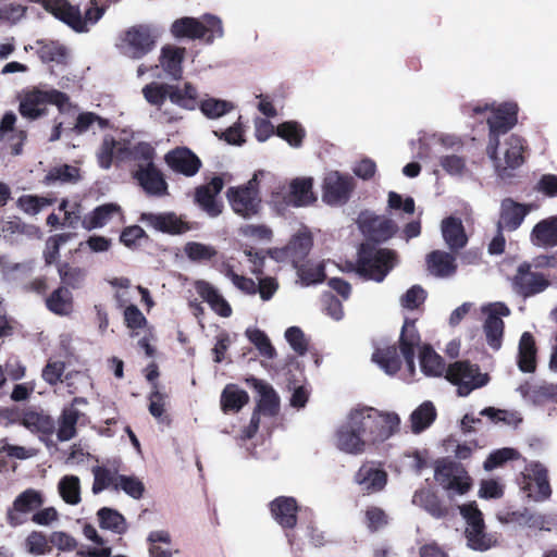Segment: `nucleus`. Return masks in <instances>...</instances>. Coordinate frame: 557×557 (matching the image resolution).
<instances>
[{
	"label": "nucleus",
	"instance_id": "obj_1",
	"mask_svg": "<svg viewBox=\"0 0 557 557\" xmlns=\"http://www.w3.org/2000/svg\"><path fill=\"white\" fill-rule=\"evenodd\" d=\"M397 253L388 248H379L376 245L366 242L360 244L357 251V260L349 263V269L355 271L366 281L381 283L394 269Z\"/></svg>",
	"mask_w": 557,
	"mask_h": 557
},
{
	"label": "nucleus",
	"instance_id": "obj_2",
	"mask_svg": "<svg viewBox=\"0 0 557 557\" xmlns=\"http://www.w3.org/2000/svg\"><path fill=\"white\" fill-rule=\"evenodd\" d=\"M350 414L367 444L383 443L399 430L400 419L395 412H382L372 407H364L352 410Z\"/></svg>",
	"mask_w": 557,
	"mask_h": 557
},
{
	"label": "nucleus",
	"instance_id": "obj_3",
	"mask_svg": "<svg viewBox=\"0 0 557 557\" xmlns=\"http://www.w3.org/2000/svg\"><path fill=\"white\" fill-rule=\"evenodd\" d=\"M528 150L527 140L517 134H511L503 144L499 143L494 152L491 144L486 146V153L493 161L495 173L503 181L516 176V171L525 162Z\"/></svg>",
	"mask_w": 557,
	"mask_h": 557
},
{
	"label": "nucleus",
	"instance_id": "obj_4",
	"mask_svg": "<svg viewBox=\"0 0 557 557\" xmlns=\"http://www.w3.org/2000/svg\"><path fill=\"white\" fill-rule=\"evenodd\" d=\"M170 32L175 38L200 39L208 45L221 38L224 33L221 18L213 14H205L201 18L180 17L172 23Z\"/></svg>",
	"mask_w": 557,
	"mask_h": 557
},
{
	"label": "nucleus",
	"instance_id": "obj_5",
	"mask_svg": "<svg viewBox=\"0 0 557 557\" xmlns=\"http://www.w3.org/2000/svg\"><path fill=\"white\" fill-rule=\"evenodd\" d=\"M69 101V96L58 89L42 90L34 87L26 90L20 101V114L30 121L37 120L47 114L48 104H54L62 109Z\"/></svg>",
	"mask_w": 557,
	"mask_h": 557
},
{
	"label": "nucleus",
	"instance_id": "obj_6",
	"mask_svg": "<svg viewBox=\"0 0 557 557\" xmlns=\"http://www.w3.org/2000/svg\"><path fill=\"white\" fill-rule=\"evenodd\" d=\"M226 198L237 215L244 219L258 215L262 208L258 174H253L244 185L230 187L226 191Z\"/></svg>",
	"mask_w": 557,
	"mask_h": 557
},
{
	"label": "nucleus",
	"instance_id": "obj_7",
	"mask_svg": "<svg viewBox=\"0 0 557 557\" xmlns=\"http://www.w3.org/2000/svg\"><path fill=\"white\" fill-rule=\"evenodd\" d=\"M445 379L457 386V394L468 396L473 389L485 386L490 381L487 373H481L480 367L468 360H459L448 366Z\"/></svg>",
	"mask_w": 557,
	"mask_h": 557
},
{
	"label": "nucleus",
	"instance_id": "obj_8",
	"mask_svg": "<svg viewBox=\"0 0 557 557\" xmlns=\"http://www.w3.org/2000/svg\"><path fill=\"white\" fill-rule=\"evenodd\" d=\"M157 37L153 27L148 24L132 26L122 38V51L131 59H141L153 50Z\"/></svg>",
	"mask_w": 557,
	"mask_h": 557
},
{
	"label": "nucleus",
	"instance_id": "obj_9",
	"mask_svg": "<svg viewBox=\"0 0 557 557\" xmlns=\"http://www.w3.org/2000/svg\"><path fill=\"white\" fill-rule=\"evenodd\" d=\"M518 104L516 102H503L491 110L487 117L488 140L491 150L494 152L495 147L499 145V136L507 134L518 123Z\"/></svg>",
	"mask_w": 557,
	"mask_h": 557
},
{
	"label": "nucleus",
	"instance_id": "obj_10",
	"mask_svg": "<svg viewBox=\"0 0 557 557\" xmlns=\"http://www.w3.org/2000/svg\"><path fill=\"white\" fill-rule=\"evenodd\" d=\"M356 188V182L349 174L330 171L322 182V200L329 206L347 203Z\"/></svg>",
	"mask_w": 557,
	"mask_h": 557
},
{
	"label": "nucleus",
	"instance_id": "obj_11",
	"mask_svg": "<svg viewBox=\"0 0 557 557\" xmlns=\"http://www.w3.org/2000/svg\"><path fill=\"white\" fill-rule=\"evenodd\" d=\"M45 503V497L40 491L35 488H27L20 493L11 507L8 508L5 520L7 523L16 528L28 521V516L41 508Z\"/></svg>",
	"mask_w": 557,
	"mask_h": 557
},
{
	"label": "nucleus",
	"instance_id": "obj_12",
	"mask_svg": "<svg viewBox=\"0 0 557 557\" xmlns=\"http://www.w3.org/2000/svg\"><path fill=\"white\" fill-rule=\"evenodd\" d=\"M522 488L535 502H544L552 496L548 470L542 462L531 461L527 465Z\"/></svg>",
	"mask_w": 557,
	"mask_h": 557
},
{
	"label": "nucleus",
	"instance_id": "obj_13",
	"mask_svg": "<svg viewBox=\"0 0 557 557\" xmlns=\"http://www.w3.org/2000/svg\"><path fill=\"white\" fill-rule=\"evenodd\" d=\"M358 223L369 243L372 242L374 245L391 239L398 230L393 220L372 213H361Z\"/></svg>",
	"mask_w": 557,
	"mask_h": 557
},
{
	"label": "nucleus",
	"instance_id": "obj_14",
	"mask_svg": "<svg viewBox=\"0 0 557 557\" xmlns=\"http://www.w3.org/2000/svg\"><path fill=\"white\" fill-rule=\"evenodd\" d=\"M223 187V178L214 176L209 183L195 188L194 202L210 218H216L223 211V202L218 198Z\"/></svg>",
	"mask_w": 557,
	"mask_h": 557
},
{
	"label": "nucleus",
	"instance_id": "obj_15",
	"mask_svg": "<svg viewBox=\"0 0 557 557\" xmlns=\"http://www.w3.org/2000/svg\"><path fill=\"white\" fill-rule=\"evenodd\" d=\"M387 481V472L381 463L375 461L363 462L354 475V482L360 486L364 495L382 492Z\"/></svg>",
	"mask_w": 557,
	"mask_h": 557
},
{
	"label": "nucleus",
	"instance_id": "obj_16",
	"mask_svg": "<svg viewBox=\"0 0 557 557\" xmlns=\"http://www.w3.org/2000/svg\"><path fill=\"white\" fill-rule=\"evenodd\" d=\"M549 286V281L542 273L531 271L529 262L521 263L512 277V287L523 298L544 292Z\"/></svg>",
	"mask_w": 557,
	"mask_h": 557
},
{
	"label": "nucleus",
	"instance_id": "obj_17",
	"mask_svg": "<svg viewBox=\"0 0 557 557\" xmlns=\"http://www.w3.org/2000/svg\"><path fill=\"white\" fill-rule=\"evenodd\" d=\"M132 177L148 196L169 195V184L162 171L156 164H146L132 171Z\"/></svg>",
	"mask_w": 557,
	"mask_h": 557
},
{
	"label": "nucleus",
	"instance_id": "obj_18",
	"mask_svg": "<svg viewBox=\"0 0 557 557\" xmlns=\"http://www.w3.org/2000/svg\"><path fill=\"white\" fill-rule=\"evenodd\" d=\"M164 162L173 172L186 177L196 175L202 166L199 157L187 147H176L168 151Z\"/></svg>",
	"mask_w": 557,
	"mask_h": 557
},
{
	"label": "nucleus",
	"instance_id": "obj_19",
	"mask_svg": "<svg viewBox=\"0 0 557 557\" xmlns=\"http://www.w3.org/2000/svg\"><path fill=\"white\" fill-rule=\"evenodd\" d=\"M335 445L336 447L350 455H360L366 450V440L360 433L358 425L354 424L351 414H349L348 421L342 424L335 433Z\"/></svg>",
	"mask_w": 557,
	"mask_h": 557
},
{
	"label": "nucleus",
	"instance_id": "obj_20",
	"mask_svg": "<svg viewBox=\"0 0 557 557\" xmlns=\"http://www.w3.org/2000/svg\"><path fill=\"white\" fill-rule=\"evenodd\" d=\"M509 313L506 305L496 304L485 319L484 334L488 346L494 350H498L503 344L505 323L500 317H507Z\"/></svg>",
	"mask_w": 557,
	"mask_h": 557
},
{
	"label": "nucleus",
	"instance_id": "obj_21",
	"mask_svg": "<svg viewBox=\"0 0 557 557\" xmlns=\"http://www.w3.org/2000/svg\"><path fill=\"white\" fill-rule=\"evenodd\" d=\"M270 511L274 520L285 530L296 527L298 504L294 497L278 496L270 503Z\"/></svg>",
	"mask_w": 557,
	"mask_h": 557
},
{
	"label": "nucleus",
	"instance_id": "obj_22",
	"mask_svg": "<svg viewBox=\"0 0 557 557\" xmlns=\"http://www.w3.org/2000/svg\"><path fill=\"white\" fill-rule=\"evenodd\" d=\"M140 220L159 232L172 235L183 234L190 230L187 222L183 221L174 212L143 213Z\"/></svg>",
	"mask_w": 557,
	"mask_h": 557
},
{
	"label": "nucleus",
	"instance_id": "obj_23",
	"mask_svg": "<svg viewBox=\"0 0 557 557\" xmlns=\"http://www.w3.org/2000/svg\"><path fill=\"white\" fill-rule=\"evenodd\" d=\"M313 180L311 177H298L290 182L288 191L283 200L287 206L305 207L317 200L312 191Z\"/></svg>",
	"mask_w": 557,
	"mask_h": 557
},
{
	"label": "nucleus",
	"instance_id": "obj_24",
	"mask_svg": "<svg viewBox=\"0 0 557 557\" xmlns=\"http://www.w3.org/2000/svg\"><path fill=\"white\" fill-rule=\"evenodd\" d=\"M186 48L165 45L161 48L159 62L165 74L174 81L183 77V62Z\"/></svg>",
	"mask_w": 557,
	"mask_h": 557
},
{
	"label": "nucleus",
	"instance_id": "obj_25",
	"mask_svg": "<svg viewBox=\"0 0 557 557\" xmlns=\"http://www.w3.org/2000/svg\"><path fill=\"white\" fill-rule=\"evenodd\" d=\"M528 213L529 207L527 205L519 203L511 198H506L502 202L497 227L507 231H516Z\"/></svg>",
	"mask_w": 557,
	"mask_h": 557
},
{
	"label": "nucleus",
	"instance_id": "obj_26",
	"mask_svg": "<svg viewBox=\"0 0 557 557\" xmlns=\"http://www.w3.org/2000/svg\"><path fill=\"white\" fill-rule=\"evenodd\" d=\"M428 271L436 277H450L457 272V262L453 253L433 250L425 258Z\"/></svg>",
	"mask_w": 557,
	"mask_h": 557
},
{
	"label": "nucleus",
	"instance_id": "obj_27",
	"mask_svg": "<svg viewBox=\"0 0 557 557\" xmlns=\"http://www.w3.org/2000/svg\"><path fill=\"white\" fill-rule=\"evenodd\" d=\"M46 308L55 315L67 317L74 311V297L66 286L59 285L45 298Z\"/></svg>",
	"mask_w": 557,
	"mask_h": 557
},
{
	"label": "nucleus",
	"instance_id": "obj_28",
	"mask_svg": "<svg viewBox=\"0 0 557 557\" xmlns=\"http://www.w3.org/2000/svg\"><path fill=\"white\" fill-rule=\"evenodd\" d=\"M412 503L423 508L432 517L442 519L448 516L449 507L432 490L421 488L414 492Z\"/></svg>",
	"mask_w": 557,
	"mask_h": 557
},
{
	"label": "nucleus",
	"instance_id": "obj_29",
	"mask_svg": "<svg viewBox=\"0 0 557 557\" xmlns=\"http://www.w3.org/2000/svg\"><path fill=\"white\" fill-rule=\"evenodd\" d=\"M442 234L451 251L456 252L462 249L468 243L463 224L459 218L448 216L444 219L442 221Z\"/></svg>",
	"mask_w": 557,
	"mask_h": 557
},
{
	"label": "nucleus",
	"instance_id": "obj_30",
	"mask_svg": "<svg viewBox=\"0 0 557 557\" xmlns=\"http://www.w3.org/2000/svg\"><path fill=\"white\" fill-rule=\"evenodd\" d=\"M196 289L199 296L209 304L210 308L220 317L228 318L232 314L231 305L224 299L219 290L206 281H198Z\"/></svg>",
	"mask_w": 557,
	"mask_h": 557
},
{
	"label": "nucleus",
	"instance_id": "obj_31",
	"mask_svg": "<svg viewBox=\"0 0 557 557\" xmlns=\"http://www.w3.org/2000/svg\"><path fill=\"white\" fill-rule=\"evenodd\" d=\"M537 348L534 336L530 332L522 333L519 346L517 364L520 371L532 373L536 369Z\"/></svg>",
	"mask_w": 557,
	"mask_h": 557
},
{
	"label": "nucleus",
	"instance_id": "obj_32",
	"mask_svg": "<svg viewBox=\"0 0 557 557\" xmlns=\"http://www.w3.org/2000/svg\"><path fill=\"white\" fill-rule=\"evenodd\" d=\"M120 212L121 207L117 203H103L83 218L82 227L87 231L103 227L112 219L113 214Z\"/></svg>",
	"mask_w": 557,
	"mask_h": 557
},
{
	"label": "nucleus",
	"instance_id": "obj_33",
	"mask_svg": "<svg viewBox=\"0 0 557 557\" xmlns=\"http://www.w3.org/2000/svg\"><path fill=\"white\" fill-rule=\"evenodd\" d=\"M532 243L542 247L557 245V215L540 221L532 230Z\"/></svg>",
	"mask_w": 557,
	"mask_h": 557
},
{
	"label": "nucleus",
	"instance_id": "obj_34",
	"mask_svg": "<svg viewBox=\"0 0 557 557\" xmlns=\"http://www.w3.org/2000/svg\"><path fill=\"white\" fill-rule=\"evenodd\" d=\"M421 342L420 334L416 327V320L406 318L399 336V349L404 359L409 361L414 358L416 347Z\"/></svg>",
	"mask_w": 557,
	"mask_h": 557
},
{
	"label": "nucleus",
	"instance_id": "obj_35",
	"mask_svg": "<svg viewBox=\"0 0 557 557\" xmlns=\"http://www.w3.org/2000/svg\"><path fill=\"white\" fill-rule=\"evenodd\" d=\"M169 100L182 109L195 110L198 106V90L189 82H186L183 87L171 84Z\"/></svg>",
	"mask_w": 557,
	"mask_h": 557
},
{
	"label": "nucleus",
	"instance_id": "obj_36",
	"mask_svg": "<svg viewBox=\"0 0 557 557\" xmlns=\"http://www.w3.org/2000/svg\"><path fill=\"white\" fill-rule=\"evenodd\" d=\"M256 388L260 394V399L255 411L269 417L275 416L280 410V398L274 388L261 381H257Z\"/></svg>",
	"mask_w": 557,
	"mask_h": 557
},
{
	"label": "nucleus",
	"instance_id": "obj_37",
	"mask_svg": "<svg viewBox=\"0 0 557 557\" xmlns=\"http://www.w3.org/2000/svg\"><path fill=\"white\" fill-rule=\"evenodd\" d=\"M249 401V395L235 384L225 386L221 394V408L227 412H238Z\"/></svg>",
	"mask_w": 557,
	"mask_h": 557
},
{
	"label": "nucleus",
	"instance_id": "obj_38",
	"mask_svg": "<svg viewBox=\"0 0 557 557\" xmlns=\"http://www.w3.org/2000/svg\"><path fill=\"white\" fill-rule=\"evenodd\" d=\"M21 422L26 429L46 435L52 434L55 429L54 420L50 416L35 410H25L22 413Z\"/></svg>",
	"mask_w": 557,
	"mask_h": 557
},
{
	"label": "nucleus",
	"instance_id": "obj_39",
	"mask_svg": "<svg viewBox=\"0 0 557 557\" xmlns=\"http://www.w3.org/2000/svg\"><path fill=\"white\" fill-rule=\"evenodd\" d=\"M420 366L430 376H442L447 370L444 359L430 345H424L420 351Z\"/></svg>",
	"mask_w": 557,
	"mask_h": 557
},
{
	"label": "nucleus",
	"instance_id": "obj_40",
	"mask_svg": "<svg viewBox=\"0 0 557 557\" xmlns=\"http://www.w3.org/2000/svg\"><path fill=\"white\" fill-rule=\"evenodd\" d=\"M120 152H124V157L135 163V169L146 166V164H154V148L146 141H140L133 147L120 148Z\"/></svg>",
	"mask_w": 557,
	"mask_h": 557
},
{
	"label": "nucleus",
	"instance_id": "obj_41",
	"mask_svg": "<svg viewBox=\"0 0 557 557\" xmlns=\"http://www.w3.org/2000/svg\"><path fill=\"white\" fill-rule=\"evenodd\" d=\"M81 417L78 409L73 407H64L59 418V428L57 432L58 440L61 442L72 440L77 431L76 424Z\"/></svg>",
	"mask_w": 557,
	"mask_h": 557
},
{
	"label": "nucleus",
	"instance_id": "obj_42",
	"mask_svg": "<svg viewBox=\"0 0 557 557\" xmlns=\"http://www.w3.org/2000/svg\"><path fill=\"white\" fill-rule=\"evenodd\" d=\"M372 360L391 375L396 374L401 368L396 346L376 349L372 355Z\"/></svg>",
	"mask_w": 557,
	"mask_h": 557
},
{
	"label": "nucleus",
	"instance_id": "obj_43",
	"mask_svg": "<svg viewBox=\"0 0 557 557\" xmlns=\"http://www.w3.org/2000/svg\"><path fill=\"white\" fill-rule=\"evenodd\" d=\"M468 546L473 550L485 552L497 544L494 534L487 533L484 528H466L465 531Z\"/></svg>",
	"mask_w": 557,
	"mask_h": 557
},
{
	"label": "nucleus",
	"instance_id": "obj_44",
	"mask_svg": "<svg viewBox=\"0 0 557 557\" xmlns=\"http://www.w3.org/2000/svg\"><path fill=\"white\" fill-rule=\"evenodd\" d=\"M436 419V409L431 401L420 405L410 416L411 430L419 434L428 429Z\"/></svg>",
	"mask_w": 557,
	"mask_h": 557
},
{
	"label": "nucleus",
	"instance_id": "obj_45",
	"mask_svg": "<svg viewBox=\"0 0 557 557\" xmlns=\"http://www.w3.org/2000/svg\"><path fill=\"white\" fill-rule=\"evenodd\" d=\"M60 285L66 286V289H79L86 280V270L79 267H73L69 263H62L58 268Z\"/></svg>",
	"mask_w": 557,
	"mask_h": 557
},
{
	"label": "nucleus",
	"instance_id": "obj_46",
	"mask_svg": "<svg viewBox=\"0 0 557 557\" xmlns=\"http://www.w3.org/2000/svg\"><path fill=\"white\" fill-rule=\"evenodd\" d=\"M37 55L44 63L55 62L63 64L66 61V48L58 41L38 40Z\"/></svg>",
	"mask_w": 557,
	"mask_h": 557
},
{
	"label": "nucleus",
	"instance_id": "obj_47",
	"mask_svg": "<svg viewBox=\"0 0 557 557\" xmlns=\"http://www.w3.org/2000/svg\"><path fill=\"white\" fill-rule=\"evenodd\" d=\"M94 474V483L91 491L94 494H99L102 491L112 487L115 491L117 483V469H110L103 466H95L91 469Z\"/></svg>",
	"mask_w": 557,
	"mask_h": 557
},
{
	"label": "nucleus",
	"instance_id": "obj_48",
	"mask_svg": "<svg viewBox=\"0 0 557 557\" xmlns=\"http://www.w3.org/2000/svg\"><path fill=\"white\" fill-rule=\"evenodd\" d=\"M58 490L62 499L69 505L81 503V481L76 475H64L58 484Z\"/></svg>",
	"mask_w": 557,
	"mask_h": 557
},
{
	"label": "nucleus",
	"instance_id": "obj_49",
	"mask_svg": "<svg viewBox=\"0 0 557 557\" xmlns=\"http://www.w3.org/2000/svg\"><path fill=\"white\" fill-rule=\"evenodd\" d=\"M363 523L370 533H376L389 524V516L379 506H368L363 513Z\"/></svg>",
	"mask_w": 557,
	"mask_h": 557
},
{
	"label": "nucleus",
	"instance_id": "obj_50",
	"mask_svg": "<svg viewBox=\"0 0 557 557\" xmlns=\"http://www.w3.org/2000/svg\"><path fill=\"white\" fill-rule=\"evenodd\" d=\"M171 84L151 82L147 84L141 92L145 100L158 109H161L169 99Z\"/></svg>",
	"mask_w": 557,
	"mask_h": 557
},
{
	"label": "nucleus",
	"instance_id": "obj_51",
	"mask_svg": "<svg viewBox=\"0 0 557 557\" xmlns=\"http://www.w3.org/2000/svg\"><path fill=\"white\" fill-rule=\"evenodd\" d=\"M458 472H463V466L449 460V459H440L435 463L434 478L440 483V485L446 490L448 483L457 475Z\"/></svg>",
	"mask_w": 557,
	"mask_h": 557
},
{
	"label": "nucleus",
	"instance_id": "obj_52",
	"mask_svg": "<svg viewBox=\"0 0 557 557\" xmlns=\"http://www.w3.org/2000/svg\"><path fill=\"white\" fill-rule=\"evenodd\" d=\"M275 134L282 139L286 140L292 147H300L302 145L306 132L302 126L295 121H287L281 123L275 131Z\"/></svg>",
	"mask_w": 557,
	"mask_h": 557
},
{
	"label": "nucleus",
	"instance_id": "obj_53",
	"mask_svg": "<svg viewBox=\"0 0 557 557\" xmlns=\"http://www.w3.org/2000/svg\"><path fill=\"white\" fill-rule=\"evenodd\" d=\"M97 516L101 529L111 530L119 534L125 531V518L117 510L102 507L98 510Z\"/></svg>",
	"mask_w": 557,
	"mask_h": 557
},
{
	"label": "nucleus",
	"instance_id": "obj_54",
	"mask_svg": "<svg viewBox=\"0 0 557 557\" xmlns=\"http://www.w3.org/2000/svg\"><path fill=\"white\" fill-rule=\"evenodd\" d=\"M64 361L49 359L42 368L41 377L50 386H55L61 382H67L72 377L71 372L64 375Z\"/></svg>",
	"mask_w": 557,
	"mask_h": 557
},
{
	"label": "nucleus",
	"instance_id": "obj_55",
	"mask_svg": "<svg viewBox=\"0 0 557 557\" xmlns=\"http://www.w3.org/2000/svg\"><path fill=\"white\" fill-rule=\"evenodd\" d=\"M123 148L117 140L112 136H106L101 143L98 151V163L102 169H110L113 162V158L116 154L123 156L124 152H120L119 149Z\"/></svg>",
	"mask_w": 557,
	"mask_h": 557
},
{
	"label": "nucleus",
	"instance_id": "obj_56",
	"mask_svg": "<svg viewBox=\"0 0 557 557\" xmlns=\"http://www.w3.org/2000/svg\"><path fill=\"white\" fill-rule=\"evenodd\" d=\"M295 267L297 268L298 276L306 286L319 284L325 280V271L322 263L314 265L306 262L298 265L297 262H295Z\"/></svg>",
	"mask_w": 557,
	"mask_h": 557
},
{
	"label": "nucleus",
	"instance_id": "obj_57",
	"mask_svg": "<svg viewBox=\"0 0 557 557\" xmlns=\"http://www.w3.org/2000/svg\"><path fill=\"white\" fill-rule=\"evenodd\" d=\"M184 251L187 258L194 262L209 261L218 255V250L213 246L198 242L187 243Z\"/></svg>",
	"mask_w": 557,
	"mask_h": 557
},
{
	"label": "nucleus",
	"instance_id": "obj_58",
	"mask_svg": "<svg viewBox=\"0 0 557 557\" xmlns=\"http://www.w3.org/2000/svg\"><path fill=\"white\" fill-rule=\"evenodd\" d=\"M246 336L250 341V343H252L256 346L261 356L268 359H272L275 357V348L273 347L270 338L263 331L259 329H248L246 331Z\"/></svg>",
	"mask_w": 557,
	"mask_h": 557
},
{
	"label": "nucleus",
	"instance_id": "obj_59",
	"mask_svg": "<svg viewBox=\"0 0 557 557\" xmlns=\"http://www.w3.org/2000/svg\"><path fill=\"white\" fill-rule=\"evenodd\" d=\"M81 177L79 169L73 165L63 164L52 168L46 175L47 184L60 181L62 183H76Z\"/></svg>",
	"mask_w": 557,
	"mask_h": 557
},
{
	"label": "nucleus",
	"instance_id": "obj_60",
	"mask_svg": "<svg viewBox=\"0 0 557 557\" xmlns=\"http://www.w3.org/2000/svg\"><path fill=\"white\" fill-rule=\"evenodd\" d=\"M149 236L139 225L126 226L120 234V243L131 250H136L141 246V240H147Z\"/></svg>",
	"mask_w": 557,
	"mask_h": 557
},
{
	"label": "nucleus",
	"instance_id": "obj_61",
	"mask_svg": "<svg viewBox=\"0 0 557 557\" xmlns=\"http://www.w3.org/2000/svg\"><path fill=\"white\" fill-rule=\"evenodd\" d=\"M201 112L209 119H218L228 113L233 108V103L226 100L209 98L202 100L199 104Z\"/></svg>",
	"mask_w": 557,
	"mask_h": 557
},
{
	"label": "nucleus",
	"instance_id": "obj_62",
	"mask_svg": "<svg viewBox=\"0 0 557 557\" xmlns=\"http://www.w3.org/2000/svg\"><path fill=\"white\" fill-rule=\"evenodd\" d=\"M25 546L33 555H45L52 549L49 539L41 531H32L25 540Z\"/></svg>",
	"mask_w": 557,
	"mask_h": 557
},
{
	"label": "nucleus",
	"instance_id": "obj_63",
	"mask_svg": "<svg viewBox=\"0 0 557 557\" xmlns=\"http://www.w3.org/2000/svg\"><path fill=\"white\" fill-rule=\"evenodd\" d=\"M519 453L515 448L504 447L492 451L485 459L483 467L486 471H491L495 468L503 466L509 460L518 459Z\"/></svg>",
	"mask_w": 557,
	"mask_h": 557
},
{
	"label": "nucleus",
	"instance_id": "obj_64",
	"mask_svg": "<svg viewBox=\"0 0 557 557\" xmlns=\"http://www.w3.org/2000/svg\"><path fill=\"white\" fill-rule=\"evenodd\" d=\"M122 490L128 496L139 499L143 497L145 492L144 483L136 476H128L124 474L117 475V483L115 484V491Z\"/></svg>",
	"mask_w": 557,
	"mask_h": 557
}]
</instances>
